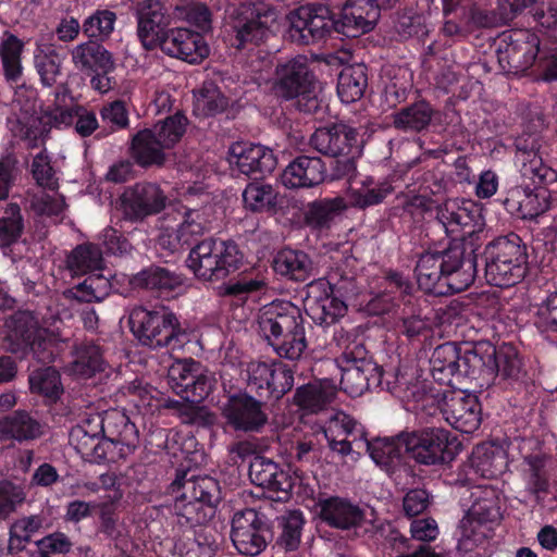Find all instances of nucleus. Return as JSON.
Returning <instances> with one entry per match:
<instances>
[{
	"label": "nucleus",
	"mask_w": 557,
	"mask_h": 557,
	"mask_svg": "<svg viewBox=\"0 0 557 557\" xmlns=\"http://www.w3.org/2000/svg\"><path fill=\"white\" fill-rule=\"evenodd\" d=\"M482 209L471 200H446L434 207L423 225L428 248L419 253L414 268L420 289L434 296L466 290L479 273Z\"/></svg>",
	"instance_id": "nucleus-1"
},
{
	"label": "nucleus",
	"mask_w": 557,
	"mask_h": 557,
	"mask_svg": "<svg viewBox=\"0 0 557 557\" xmlns=\"http://www.w3.org/2000/svg\"><path fill=\"white\" fill-rule=\"evenodd\" d=\"M244 259L245 255L235 240L209 236L190 248L185 263L197 280L222 282L218 287V295L243 307L249 300L265 295L269 289L267 276L255 268L244 270L237 276L225 281L242 269Z\"/></svg>",
	"instance_id": "nucleus-2"
},
{
	"label": "nucleus",
	"mask_w": 557,
	"mask_h": 557,
	"mask_svg": "<svg viewBox=\"0 0 557 557\" xmlns=\"http://www.w3.org/2000/svg\"><path fill=\"white\" fill-rule=\"evenodd\" d=\"M401 0H347L338 18L322 2H308L288 14V39L297 45H310L327 37L343 35L356 38L371 32L381 10H391Z\"/></svg>",
	"instance_id": "nucleus-3"
},
{
	"label": "nucleus",
	"mask_w": 557,
	"mask_h": 557,
	"mask_svg": "<svg viewBox=\"0 0 557 557\" xmlns=\"http://www.w3.org/2000/svg\"><path fill=\"white\" fill-rule=\"evenodd\" d=\"M389 388L406 410L434 416L440 411L444 419L461 433L472 434L482 422V405L479 397L465 391H442L428 379H422L418 369H403L394 375Z\"/></svg>",
	"instance_id": "nucleus-4"
},
{
	"label": "nucleus",
	"mask_w": 557,
	"mask_h": 557,
	"mask_svg": "<svg viewBox=\"0 0 557 557\" xmlns=\"http://www.w3.org/2000/svg\"><path fill=\"white\" fill-rule=\"evenodd\" d=\"M137 36L146 50L160 48L165 54L197 64L210 49L199 33L171 27V16L159 1H149L137 9Z\"/></svg>",
	"instance_id": "nucleus-5"
},
{
	"label": "nucleus",
	"mask_w": 557,
	"mask_h": 557,
	"mask_svg": "<svg viewBox=\"0 0 557 557\" xmlns=\"http://www.w3.org/2000/svg\"><path fill=\"white\" fill-rule=\"evenodd\" d=\"M175 496L173 515L182 533L207 525L215 516L222 500L220 482L210 475H194L188 470H177L168 487Z\"/></svg>",
	"instance_id": "nucleus-6"
},
{
	"label": "nucleus",
	"mask_w": 557,
	"mask_h": 557,
	"mask_svg": "<svg viewBox=\"0 0 557 557\" xmlns=\"http://www.w3.org/2000/svg\"><path fill=\"white\" fill-rule=\"evenodd\" d=\"M259 333L281 358L298 360L308 347L307 321L296 305L274 300L258 313Z\"/></svg>",
	"instance_id": "nucleus-7"
},
{
	"label": "nucleus",
	"mask_w": 557,
	"mask_h": 557,
	"mask_svg": "<svg viewBox=\"0 0 557 557\" xmlns=\"http://www.w3.org/2000/svg\"><path fill=\"white\" fill-rule=\"evenodd\" d=\"M480 257L484 278L492 286L512 287L529 272V247L515 232L494 237L484 246Z\"/></svg>",
	"instance_id": "nucleus-8"
},
{
	"label": "nucleus",
	"mask_w": 557,
	"mask_h": 557,
	"mask_svg": "<svg viewBox=\"0 0 557 557\" xmlns=\"http://www.w3.org/2000/svg\"><path fill=\"white\" fill-rule=\"evenodd\" d=\"M3 337L5 351L20 360L32 357L37 362L49 364L58 356V345L47 336L37 319L29 311H17L5 323Z\"/></svg>",
	"instance_id": "nucleus-9"
},
{
	"label": "nucleus",
	"mask_w": 557,
	"mask_h": 557,
	"mask_svg": "<svg viewBox=\"0 0 557 557\" xmlns=\"http://www.w3.org/2000/svg\"><path fill=\"white\" fill-rule=\"evenodd\" d=\"M128 325L138 342L150 348L182 347L186 339V331L177 315L168 307L160 306L148 309L136 306L129 310Z\"/></svg>",
	"instance_id": "nucleus-10"
},
{
	"label": "nucleus",
	"mask_w": 557,
	"mask_h": 557,
	"mask_svg": "<svg viewBox=\"0 0 557 557\" xmlns=\"http://www.w3.org/2000/svg\"><path fill=\"white\" fill-rule=\"evenodd\" d=\"M516 147L523 157L522 175L534 184L533 189H528L520 219L533 220L557 207V190L549 188L557 183V172L543 162L534 143L529 147L527 140L519 138Z\"/></svg>",
	"instance_id": "nucleus-11"
},
{
	"label": "nucleus",
	"mask_w": 557,
	"mask_h": 557,
	"mask_svg": "<svg viewBox=\"0 0 557 557\" xmlns=\"http://www.w3.org/2000/svg\"><path fill=\"white\" fill-rule=\"evenodd\" d=\"M367 355V349L360 344L347 347L342 355L345 364L342 367L341 384L351 397H359L376 388L392 394L389 385L395 381L394 375L403 369H417L413 366L400 364L395 371L387 372Z\"/></svg>",
	"instance_id": "nucleus-12"
},
{
	"label": "nucleus",
	"mask_w": 557,
	"mask_h": 557,
	"mask_svg": "<svg viewBox=\"0 0 557 557\" xmlns=\"http://www.w3.org/2000/svg\"><path fill=\"white\" fill-rule=\"evenodd\" d=\"M277 10L264 2L243 3L231 15L226 41L236 50L251 49L268 39Z\"/></svg>",
	"instance_id": "nucleus-13"
},
{
	"label": "nucleus",
	"mask_w": 557,
	"mask_h": 557,
	"mask_svg": "<svg viewBox=\"0 0 557 557\" xmlns=\"http://www.w3.org/2000/svg\"><path fill=\"white\" fill-rule=\"evenodd\" d=\"M315 75L305 55H297L275 67L273 90L277 98L297 100L298 109L313 113L319 108L315 95Z\"/></svg>",
	"instance_id": "nucleus-14"
},
{
	"label": "nucleus",
	"mask_w": 557,
	"mask_h": 557,
	"mask_svg": "<svg viewBox=\"0 0 557 557\" xmlns=\"http://www.w3.org/2000/svg\"><path fill=\"white\" fill-rule=\"evenodd\" d=\"M315 507L320 522L331 529L354 534L356 537L375 532L374 519L368 517L367 508L349 497H320Z\"/></svg>",
	"instance_id": "nucleus-15"
},
{
	"label": "nucleus",
	"mask_w": 557,
	"mask_h": 557,
	"mask_svg": "<svg viewBox=\"0 0 557 557\" xmlns=\"http://www.w3.org/2000/svg\"><path fill=\"white\" fill-rule=\"evenodd\" d=\"M544 40L525 28L504 32L496 41L497 61L507 75L532 74Z\"/></svg>",
	"instance_id": "nucleus-16"
},
{
	"label": "nucleus",
	"mask_w": 557,
	"mask_h": 557,
	"mask_svg": "<svg viewBox=\"0 0 557 557\" xmlns=\"http://www.w3.org/2000/svg\"><path fill=\"white\" fill-rule=\"evenodd\" d=\"M224 430L236 435L260 434L269 424L268 405L247 388L226 396L222 408Z\"/></svg>",
	"instance_id": "nucleus-17"
},
{
	"label": "nucleus",
	"mask_w": 557,
	"mask_h": 557,
	"mask_svg": "<svg viewBox=\"0 0 557 557\" xmlns=\"http://www.w3.org/2000/svg\"><path fill=\"white\" fill-rule=\"evenodd\" d=\"M445 37H463L470 33L497 24V16L488 0H441Z\"/></svg>",
	"instance_id": "nucleus-18"
},
{
	"label": "nucleus",
	"mask_w": 557,
	"mask_h": 557,
	"mask_svg": "<svg viewBox=\"0 0 557 557\" xmlns=\"http://www.w3.org/2000/svg\"><path fill=\"white\" fill-rule=\"evenodd\" d=\"M404 435L409 459L419 465L440 466L454 459L450 446L456 437L444 428L425 426L405 430Z\"/></svg>",
	"instance_id": "nucleus-19"
},
{
	"label": "nucleus",
	"mask_w": 557,
	"mask_h": 557,
	"mask_svg": "<svg viewBox=\"0 0 557 557\" xmlns=\"http://www.w3.org/2000/svg\"><path fill=\"white\" fill-rule=\"evenodd\" d=\"M246 373L247 389L264 403L282 399L294 386V371L281 360L250 361Z\"/></svg>",
	"instance_id": "nucleus-20"
},
{
	"label": "nucleus",
	"mask_w": 557,
	"mask_h": 557,
	"mask_svg": "<svg viewBox=\"0 0 557 557\" xmlns=\"http://www.w3.org/2000/svg\"><path fill=\"white\" fill-rule=\"evenodd\" d=\"M169 383L175 394L187 403H201L211 393L213 381L193 358L175 360L168 370Z\"/></svg>",
	"instance_id": "nucleus-21"
},
{
	"label": "nucleus",
	"mask_w": 557,
	"mask_h": 557,
	"mask_svg": "<svg viewBox=\"0 0 557 557\" xmlns=\"http://www.w3.org/2000/svg\"><path fill=\"white\" fill-rule=\"evenodd\" d=\"M269 535L264 516L257 510L247 508L234 515L231 539L239 554L250 557L259 555L265 549Z\"/></svg>",
	"instance_id": "nucleus-22"
},
{
	"label": "nucleus",
	"mask_w": 557,
	"mask_h": 557,
	"mask_svg": "<svg viewBox=\"0 0 557 557\" xmlns=\"http://www.w3.org/2000/svg\"><path fill=\"white\" fill-rule=\"evenodd\" d=\"M228 162L237 176L248 178H263L276 166V157L273 150L261 144L250 141H236L228 149Z\"/></svg>",
	"instance_id": "nucleus-23"
},
{
	"label": "nucleus",
	"mask_w": 557,
	"mask_h": 557,
	"mask_svg": "<svg viewBox=\"0 0 557 557\" xmlns=\"http://www.w3.org/2000/svg\"><path fill=\"white\" fill-rule=\"evenodd\" d=\"M367 451L374 463L394 480L413 474L405 448L404 431L394 436L376 437L368 441Z\"/></svg>",
	"instance_id": "nucleus-24"
},
{
	"label": "nucleus",
	"mask_w": 557,
	"mask_h": 557,
	"mask_svg": "<svg viewBox=\"0 0 557 557\" xmlns=\"http://www.w3.org/2000/svg\"><path fill=\"white\" fill-rule=\"evenodd\" d=\"M166 199L158 184L138 182L127 187L121 196L123 216L131 222H141L160 213L165 208Z\"/></svg>",
	"instance_id": "nucleus-25"
},
{
	"label": "nucleus",
	"mask_w": 557,
	"mask_h": 557,
	"mask_svg": "<svg viewBox=\"0 0 557 557\" xmlns=\"http://www.w3.org/2000/svg\"><path fill=\"white\" fill-rule=\"evenodd\" d=\"M53 103L41 110L38 119V126L28 127L25 138L29 141L30 148L38 147L39 140L44 145L49 137L51 128H66L73 125V107H66L65 100L71 96L66 84L55 86Z\"/></svg>",
	"instance_id": "nucleus-26"
},
{
	"label": "nucleus",
	"mask_w": 557,
	"mask_h": 557,
	"mask_svg": "<svg viewBox=\"0 0 557 557\" xmlns=\"http://www.w3.org/2000/svg\"><path fill=\"white\" fill-rule=\"evenodd\" d=\"M307 311L314 323L329 326L344 317L347 306L335 295L334 286L326 278H319L308 284Z\"/></svg>",
	"instance_id": "nucleus-27"
},
{
	"label": "nucleus",
	"mask_w": 557,
	"mask_h": 557,
	"mask_svg": "<svg viewBox=\"0 0 557 557\" xmlns=\"http://www.w3.org/2000/svg\"><path fill=\"white\" fill-rule=\"evenodd\" d=\"M496 346L488 341L462 343L461 380L476 381L480 387L495 384Z\"/></svg>",
	"instance_id": "nucleus-28"
},
{
	"label": "nucleus",
	"mask_w": 557,
	"mask_h": 557,
	"mask_svg": "<svg viewBox=\"0 0 557 557\" xmlns=\"http://www.w3.org/2000/svg\"><path fill=\"white\" fill-rule=\"evenodd\" d=\"M309 144L327 157L361 151L358 129L343 122L315 129Z\"/></svg>",
	"instance_id": "nucleus-29"
},
{
	"label": "nucleus",
	"mask_w": 557,
	"mask_h": 557,
	"mask_svg": "<svg viewBox=\"0 0 557 557\" xmlns=\"http://www.w3.org/2000/svg\"><path fill=\"white\" fill-rule=\"evenodd\" d=\"M420 298L414 294L413 283L403 273L394 270L384 276V289L369 304L375 314H386L396 308L412 306Z\"/></svg>",
	"instance_id": "nucleus-30"
},
{
	"label": "nucleus",
	"mask_w": 557,
	"mask_h": 557,
	"mask_svg": "<svg viewBox=\"0 0 557 557\" xmlns=\"http://www.w3.org/2000/svg\"><path fill=\"white\" fill-rule=\"evenodd\" d=\"M280 180L287 189L312 188L326 180V164L318 156L299 153L285 166Z\"/></svg>",
	"instance_id": "nucleus-31"
},
{
	"label": "nucleus",
	"mask_w": 557,
	"mask_h": 557,
	"mask_svg": "<svg viewBox=\"0 0 557 557\" xmlns=\"http://www.w3.org/2000/svg\"><path fill=\"white\" fill-rule=\"evenodd\" d=\"M97 426L102 436L120 445L121 457H126L137 448L139 433L125 412L117 409L107 410L97 416Z\"/></svg>",
	"instance_id": "nucleus-32"
},
{
	"label": "nucleus",
	"mask_w": 557,
	"mask_h": 557,
	"mask_svg": "<svg viewBox=\"0 0 557 557\" xmlns=\"http://www.w3.org/2000/svg\"><path fill=\"white\" fill-rule=\"evenodd\" d=\"M250 481L262 488L289 495L295 485L289 471L282 469L276 462L262 456H255L249 465Z\"/></svg>",
	"instance_id": "nucleus-33"
},
{
	"label": "nucleus",
	"mask_w": 557,
	"mask_h": 557,
	"mask_svg": "<svg viewBox=\"0 0 557 557\" xmlns=\"http://www.w3.org/2000/svg\"><path fill=\"white\" fill-rule=\"evenodd\" d=\"M347 209V202L341 196L314 199L304 209V224L311 232L327 233Z\"/></svg>",
	"instance_id": "nucleus-34"
},
{
	"label": "nucleus",
	"mask_w": 557,
	"mask_h": 557,
	"mask_svg": "<svg viewBox=\"0 0 557 557\" xmlns=\"http://www.w3.org/2000/svg\"><path fill=\"white\" fill-rule=\"evenodd\" d=\"M462 344L447 342L438 345L430 358V373L440 385H453L454 380L461 382Z\"/></svg>",
	"instance_id": "nucleus-35"
},
{
	"label": "nucleus",
	"mask_w": 557,
	"mask_h": 557,
	"mask_svg": "<svg viewBox=\"0 0 557 557\" xmlns=\"http://www.w3.org/2000/svg\"><path fill=\"white\" fill-rule=\"evenodd\" d=\"M76 69L85 74H111L115 70V60L102 41L87 40L71 51Z\"/></svg>",
	"instance_id": "nucleus-36"
},
{
	"label": "nucleus",
	"mask_w": 557,
	"mask_h": 557,
	"mask_svg": "<svg viewBox=\"0 0 557 557\" xmlns=\"http://www.w3.org/2000/svg\"><path fill=\"white\" fill-rule=\"evenodd\" d=\"M25 44L13 33L5 30L0 40V61L5 82L12 88L24 87L22 54Z\"/></svg>",
	"instance_id": "nucleus-37"
},
{
	"label": "nucleus",
	"mask_w": 557,
	"mask_h": 557,
	"mask_svg": "<svg viewBox=\"0 0 557 557\" xmlns=\"http://www.w3.org/2000/svg\"><path fill=\"white\" fill-rule=\"evenodd\" d=\"M164 150L152 128L140 129L132 136L129 154L140 168L163 166L166 161Z\"/></svg>",
	"instance_id": "nucleus-38"
},
{
	"label": "nucleus",
	"mask_w": 557,
	"mask_h": 557,
	"mask_svg": "<svg viewBox=\"0 0 557 557\" xmlns=\"http://www.w3.org/2000/svg\"><path fill=\"white\" fill-rule=\"evenodd\" d=\"M272 269L282 277L305 282L313 274V262L307 252L285 247L274 256Z\"/></svg>",
	"instance_id": "nucleus-39"
},
{
	"label": "nucleus",
	"mask_w": 557,
	"mask_h": 557,
	"mask_svg": "<svg viewBox=\"0 0 557 557\" xmlns=\"http://www.w3.org/2000/svg\"><path fill=\"white\" fill-rule=\"evenodd\" d=\"M71 373L79 379H90L106 370L108 363L101 346L92 341H84L73 348Z\"/></svg>",
	"instance_id": "nucleus-40"
},
{
	"label": "nucleus",
	"mask_w": 557,
	"mask_h": 557,
	"mask_svg": "<svg viewBox=\"0 0 557 557\" xmlns=\"http://www.w3.org/2000/svg\"><path fill=\"white\" fill-rule=\"evenodd\" d=\"M41 434L40 422L26 410H15L0 418V438L3 441L28 442L40 437Z\"/></svg>",
	"instance_id": "nucleus-41"
},
{
	"label": "nucleus",
	"mask_w": 557,
	"mask_h": 557,
	"mask_svg": "<svg viewBox=\"0 0 557 557\" xmlns=\"http://www.w3.org/2000/svg\"><path fill=\"white\" fill-rule=\"evenodd\" d=\"M135 282L140 290L168 296L183 285L182 276L165 267L150 264L135 274Z\"/></svg>",
	"instance_id": "nucleus-42"
},
{
	"label": "nucleus",
	"mask_w": 557,
	"mask_h": 557,
	"mask_svg": "<svg viewBox=\"0 0 557 557\" xmlns=\"http://www.w3.org/2000/svg\"><path fill=\"white\" fill-rule=\"evenodd\" d=\"M495 355V381L498 379L499 382L503 381L506 386L512 388L516 385L520 386L524 381L527 371L517 347L509 343H503L496 346Z\"/></svg>",
	"instance_id": "nucleus-43"
},
{
	"label": "nucleus",
	"mask_w": 557,
	"mask_h": 557,
	"mask_svg": "<svg viewBox=\"0 0 557 557\" xmlns=\"http://www.w3.org/2000/svg\"><path fill=\"white\" fill-rule=\"evenodd\" d=\"M435 113L429 101L417 100L393 113V125L398 131L421 133L430 126Z\"/></svg>",
	"instance_id": "nucleus-44"
},
{
	"label": "nucleus",
	"mask_w": 557,
	"mask_h": 557,
	"mask_svg": "<svg viewBox=\"0 0 557 557\" xmlns=\"http://www.w3.org/2000/svg\"><path fill=\"white\" fill-rule=\"evenodd\" d=\"M523 463L527 466L523 472L525 491L540 504L549 493L550 486L546 469L547 456L542 453L530 454L524 456Z\"/></svg>",
	"instance_id": "nucleus-45"
},
{
	"label": "nucleus",
	"mask_w": 557,
	"mask_h": 557,
	"mask_svg": "<svg viewBox=\"0 0 557 557\" xmlns=\"http://www.w3.org/2000/svg\"><path fill=\"white\" fill-rule=\"evenodd\" d=\"M335 392L320 381L298 386L293 395V404L305 413H319L333 401Z\"/></svg>",
	"instance_id": "nucleus-46"
},
{
	"label": "nucleus",
	"mask_w": 557,
	"mask_h": 557,
	"mask_svg": "<svg viewBox=\"0 0 557 557\" xmlns=\"http://www.w3.org/2000/svg\"><path fill=\"white\" fill-rule=\"evenodd\" d=\"M243 203L247 211L273 215L277 211L278 193L262 178L252 180L243 191Z\"/></svg>",
	"instance_id": "nucleus-47"
},
{
	"label": "nucleus",
	"mask_w": 557,
	"mask_h": 557,
	"mask_svg": "<svg viewBox=\"0 0 557 557\" xmlns=\"http://www.w3.org/2000/svg\"><path fill=\"white\" fill-rule=\"evenodd\" d=\"M368 69L363 63L345 66L337 78V95L345 103L359 100L368 86Z\"/></svg>",
	"instance_id": "nucleus-48"
},
{
	"label": "nucleus",
	"mask_w": 557,
	"mask_h": 557,
	"mask_svg": "<svg viewBox=\"0 0 557 557\" xmlns=\"http://www.w3.org/2000/svg\"><path fill=\"white\" fill-rule=\"evenodd\" d=\"M102 264V251L92 243L77 245L66 257V268L77 276L101 271Z\"/></svg>",
	"instance_id": "nucleus-49"
},
{
	"label": "nucleus",
	"mask_w": 557,
	"mask_h": 557,
	"mask_svg": "<svg viewBox=\"0 0 557 557\" xmlns=\"http://www.w3.org/2000/svg\"><path fill=\"white\" fill-rule=\"evenodd\" d=\"M404 5L397 13L395 29L403 39L416 37L424 39L428 34L426 16L411 5V0H401L394 8Z\"/></svg>",
	"instance_id": "nucleus-50"
},
{
	"label": "nucleus",
	"mask_w": 557,
	"mask_h": 557,
	"mask_svg": "<svg viewBox=\"0 0 557 557\" xmlns=\"http://www.w3.org/2000/svg\"><path fill=\"white\" fill-rule=\"evenodd\" d=\"M63 58L52 45H38L34 52V66L45 87H53L61 75Z\"/></svg>",
	"instance_id": "nucleus-51"
},
{
	"label": "nucleus",
	"mask_w": 557,
	"mask_h": 557,
	"mask_svg": "<svg viewBox=\"0 0 557 557\" xmlns=\"http://www.w3.org/2000/svg\"><path fill=\"white\" fill-rule=\"evenodd\" d=\"M194 111L197 116L209 117L225 112L230 99L213 82H205L195 95Z\"/></svg>",
	"instance_id": "nucleus-52"
},
{
	"label": "nucleus",
	"mask_w": 557,
	"mask_h": 557,
	"mask_svg": "<svg viewBox=\"0 0 557 557\" xmlns=\"http://www.w3.org/2000/svg\"><path fill=\"white\" fill-rule=\"evenodd\" d=\"M421 302H426L425 299H419L412 306H406L401 308L399 313L400 319V332L410 342H421L430 337L432 333L429 321L422 315Z\"/></svg>",
	"instance_id": "nucleus-53"
},
{
	"label": "nucleus",
	"mask_w": 557,
	"mask_h": 557,
	"mask_svg": "<svg viewBox=\"0 0 557 557\" xmlns=\"http://www.w3.org/2000/svg\"><path fill=\"white\" fill-rule=\"evenodd\" d=\"M116 13L109 9H96L82 23V34L88 40L107 41L114 32Z\"/></svg>",
	"instance_id": "nucleus-54"
},
{
	"label": "nucleus",
	"mask_w": 557,
	"mask_h": 557,
	"mask_svg": "<svg viewBox=\"0 0 557 557\" xmlns=\"http://www.w3.org/2000/svg\"><path fill=\"white\" fill-rule=\"evenodd\" d=\"M28 381L32 393L47 398L50 403H57L63 393L61 375L52 367L33 372Z\"/></svg>",
	"instance_id": "nucleus-55"
},
{
	"label": "nucleus",
	"mask_w": 557,
	"mask_h": 557,
	"mask_svg": "<svg viewBox=\"0 0 557 557\" xmlns=\"http://www.w3.org/2000/svg\"><path fill=\"white\" fill-rule=\"evenodd\" d=\"M7 216L0 219V248L7 253L24 233V219L17 203H10L5 210Z\"/></svg>",
	"instance_id": "nucleus-56"
},
{
	"label": "nucleus",
	"mask_w": 557,
	"mask_h": 557,
	"mask_svg": "<svg viewBox=\"0 0 557 557\" xmlns=\"http://www.w3.org/2000/svg\"><path fill=\"white\" fill-rule=\"evenodd\" d=\"M188 125V119L182 112H176L158 122L152 128L159 141L165 149L173 148L181 141Z\"/></svg>",
	"instance_id": "nucleus-57"
},
{
	"label": "nucleus",
	"mask_w": 557,
	"mask_h": 557,
	"mask_svg": "<svg viewBox=\"0 0 557 557\" xmlns=\"http://www.w3.org/2000/svg\"><path fill=\"white\" fill-rule=\"evenodd\" d=\"M370 182L371 180L367 178V181L362 183L366 188L362 190H355L351 194V203L354 207L366 209L368 207L380 205L395 190L392 182L388 180L379 182L374 187H369Z\"/></svg>",
	"instance_id": "nucleus-58"
},
{
	"label": "nucleus",
	"mask_w": 557,
	"mask_h": 557,
	"mask_svg": "<svg viewBox=\"0 0 557 557\" xmlns=\"http://www.w3.org/2000/svg\"><path fill=\"white\" fill-rule=\"evenodd\" d=\"M42 520L38 516L23 517L14 521L10 527L9 549L21 552L30 542L32 535L39 531Z\"/></svg>",
	"instance_id": "nucleus-59"
},
{
	"label": "nucleus",
	"mask_w": 557,
	"mask_h": 557,
	"mask_svg": "<svg viewBox=\"0 0 557 557\" xmlns=\"http://www.w3.org/2000/svg\"><path fill=\"white\" fill-rule=\"evenodd\" d=\"M175 16L185 20L190 25L197 28V33H199L202 37L205 33L211 30V11L207 7V4L190 1L181 5L175 7Z\"/></svg>",
	"instance_id": "nucleus-60"
},
{
	"label": "nucleus",
	"mask_w": 557,
	"mask_h": 557,
	"mask_svg": "<svg viewBox=\"0 0 557 557\" xmlns=\"http://www.w3.org/2000/svg\"><path fill=\"white\" fill-rule=\"evenodd\" d=\"M531 75L543 82L557 81V39L544 40Z\"/></svg>",
	"instance_id": "nucleus-61"
},
{
	"label": "nucleus",
	"mask_w": 557,
	"mask_h": 557,
	"mask_svg": "<svg viewBox=\"0 0 557 557\" xmlns=\"http://www.w3.org/2000/svg\"><path fill=\"white\" fill-rule=\"evenodd\" d=\"M305 523L304 515L300 510H293L282 522V533L275 542V546L285 552L298 549L301 537V530Z\"/></svg>",
	"instance_id": "nucleus-62"
},
{
	"label": "nucleus",
	"mask_w": 557,
	"mask_h": 557,
	"mask_svg": "<svg viewBox=\"0 0 557 557\" xmlns=\"http://www.w3.org/2000/svg\"><path fill=\"white\" fill-rule=\"evenodd\" d=\"M534 325L546 338L557 335V289L537 305Z\"/></svg>",
	"instance_id": "nucleus-63"
},
{
	"label": "nucleus",
	"mask_w": 557,
	"mask_h": 557,
	"mask_svg": "<svg viewBox=\"0 0 557 557\" xmlns=\"http://www.w3.org/2000/svg\"><path fill=\"white\" fill-rule=\"evenodd\" d=\"M26 498L24 487L8 479L0 480V522L16 511Z\"/></svg>",
	"instance_id": "nucleus-64"
}]
</instances>
